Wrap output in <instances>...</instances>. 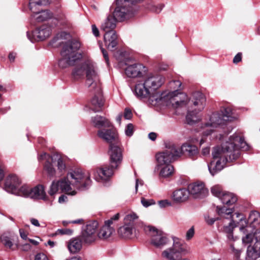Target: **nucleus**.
<instances>
[{
  "label": "nucleus",
  "mask_w": 260,
  "mask_h": 260,
  "mask_svg": "<svg viewBox=\"0 0 260 260\" xmlns=\"http://www.w3.org/2000/svg\"><path fill=\"white\" fill-rule=\"evenodd\" d=\"M100 48L107 64H109V57L107 51L100 45Z\"/></svg>",
  "instance_id": "nucleus-60"
},
{
  "label": "nucleus",
  "mask_w": 260,
  "mask_h": 260,
  "mask_svg": "<svg viewBox=\"0 0 260 260\" xmlns=\"http://www.w3.org/2000/svg\"><path fill=\"white\" fill-rule=\"evenodd\" d=\"M98 222L96 220L89 221L87 222L86 228H98Z\"/></svg>",
  "instance_id": "nucleus-57"
},
{
  "label": "nucleus",
  "mask_w": 260,
  "mask_h": 260,
  "mask_svg": "<svg viewBox=\"0 0 260 260\" xmlns=\"http://www.w3.org/2000/svg\"><path fill=\"white\" fill-rule=\"evenodd\" d=\"M80 237L86 243H91L97 239L96 229H83Z\"/></svg>",
  "instance_id": "nucleus-25"
},
{
  "label": "nucleus",
  "mask_w": 260,
  "mask_h": 260,
  "mask_svg": "<svg viewBox=\"0 0 260 260\" xmlns=\"http://www.w3.org/2000/svg\"><path fill=\"white\" fill-rule=\"evenodd\" d=\"M187 188L189 194L192 196L194 198H203L208 193V189L205 187L204 184L202 182H195L190 184Z\"/></svg>",
  "instance_id": "nucleus-17"
},
{
  "label": "nucleus",
  "mask_w": 260,
  "mask_h": 260,
  "mask_svg": "<svg viewBox=\"0 0 260 260\" xmlns=\"http://www.w3.org/2000/svg\"><path fill=\"white\" fill-rule=\"evenodd\" d=\"M173 172L174 168L172 165H166L161 168L159 176L162 178L169 177L173 174Z\"/></svg>",
  "instance_id": "nucleus-40"
},
{
  "label": "nucleus",
  "mask_w": 260,
  "mask_h": 260,
  "mask_svg": "<svg viewBox=\"0 0 260 260\" xmlns=\"http://www.w3.org/2000/svg\"><path fill=\"white\" fill-rule=\"evenodd\" d=\"M141 203L143 206L148 207L149 206L154 205L155 202L153 200H147L144 198H142L141 200Z\"/></svg>",
  "instance_id": "nucleus-49"
},
{
  "label": "nucleus",
  "mask_w": 260,
  "mask_h": 260,
  "mask_svg": "<svg viewBox=\"0 0 260 260\" xmlns=\"http://www.w3.org/2000/svg\"><path fill=\"white\" fill-rule=\"evenodd\" d=\"M224 123L223 119L221 118L219 112L216 111L209 115L208 119L201 126L203 130V137L200 140V145L205 142V137L211 135L213 133L214 128L223 125Z\"/></svg>",
  "instance_id": "nucleus-11"
},
{
  "label": "nucleus",
  "mask_w": 260,
  "mask_h": 260,
  "mask_svg": "<svg viewBox=\"0 0 260 260\" xmlns=\"http://www.w3.org/2000/svg\"><path fill=\"white\" fill-rule=\"evenodd\" d=\"M180 148L174 144L166 146V149L156 154V159L159 166L171 165L170 164L180 157Z\"/></svg>",
  "instance_id": "nucleus-10"
},
{
  "label": "nucleus",
  "mask_w": 260,
  "mask_h": 260,
  "mask_svg": "<svg viewBox=\"0 0 260 260\" xmlns=\"http://www.w3.org/2000/svg\"><path fill=\"white\" fill-rule=\"evenodd\" d=\"M68 248L71 253L78 252L82 248L81 239L77 237L71 239L68 242Z\"/></svg>",
  "instance_id": "nucleus-32"
},
{
  "label": "nucleus",
  "mask_w": 260,
  "mask_h": 260,
  "mask_svg": "<svg viewBox=\"0 0 260 260\" xmlns=\"http://www.w3.org/2000/svg\"><path fill=\"white\" fill-rule=\"evenodd\" d=\"M145 67L139 63H135L128 66L125 69V74L129 77L135 78L143 76L145 72Z\"/></svg>",
  "instance_id": "nucleus-20"
},
{
  "label": "nucleus",
  "mask_w": 260,
  "mask_h": 260,
  "mask_svg": "<svg viewBox=\"0 0 260 260\" xmlns=\"http://www.w3.org/2000/svg\"><path fill=\"white\" fill-rule=\"evenodd\" d=\"M21 182L17 176L10 175L6 178L4 189L7 192L14 194L17 188L20 186Z\"/></svg>",
  "instance_id": "nucleus-19"
},
{
  "label": "nucleus",
  "mask_w": 260,
  "mask_h": 260,
  "mask_svg": "<svg viewBox=\"0 0 260 260\" xmlns=\"http://www.w3.org/2000/svg\"><path fill=\"white\" fill-rule=\"evenodd\" d=\"M240 148L248 150L249 147L244 139L237 134L231 136L221 146L213 147L212 159L208 165L210 173L214 176L221 171L227 162L236 160L240 155Z\"/></svg>",
  "instance_id": "nucleus-2"
},
{
  "label": "nucleus",
  "mask_w": 260,
  "mask_h": 260,
  "mask_svg": "<svg viewBox=\"0 0 260 260\" xmlns=\"http://www.w3.org/2000/svg\"><path fill=\"white\" fill-rule=\"evenodd\" d=\"M118 37L115 31L105 33L104 36L106 46L110 50H113L118 44Z\"/></svg>",
  "instance_id": "nucleus-22"
},
{
  "label": "nucleus",
  "mask_w": 260,
  "mask_h": 260,
  "mask_svg": "<svg viewBox=\"0 0 260 260\" xmlns=\"http://www.w3.org/2000/svg\"><path fill=\"white\" fill-rule=\"evenodd\" d=\"M123 115L125 119L129 120L132 117L133 114L132 111L129 109L125 108Z\"/></svg>",
  "instance_id": "nucleus-52"
},
{
  "label": "nucleus",
  "mask_w": 260,
  "mask_h": 260,
  "mask_svg": "<svg viewBox=\"0 0 260 260\" xmlns=\"http://www.w3.org/2000/svg\"><path fill=\"white\" fill-rule=\"evenodd\" d=\"M146 234L150 238L151 243L156 247L166 245L168 239L160 229H144Z\"/></svg>",
  "instance_id": "nucleus-13"
},
{
  "label": "nucleus",
  "mask_w": 260,
  "mask_h": 260,
  "mask_svg": "<svg viewBox=\"0 0 260 260\" xmlns=\"http://www.w3.org/2000/svg\"><path fill=\"white\" fill-rule=\"evenodd\" d=\"M218 218L210 217L209 215L205 216V220L208 225H212Z\"/></svg>",
  "instance_id": "nucleus-54"
},
{
  "label": "nucleus",
  "mask_w": 260,
  "mask_h": 260,
  "mask_svg": "<svg viewBox=\"0 0 260 260\" xmlns=\"http://www.w3.org/2000/svg\"><path fill=\"white\" fill-rule=\"evenodd\" d=\"M54 157L57 158L58 155L54 154L53 156H50L46 153L41 154L39 157V160L45 159L46 160L44 165V169L50 176H53L55 173V169L52 164Z\"/></svg>",
  "instance_id": "nucleus-23"
},
{
  "label": "nucleus",
  "mask_w": 260,
  "mask_h": 260,
  "mask_svg": "<svg viewBox=\"0 0 260 260\" xmlns=\"http://www.w3.org/2000/svg\"><path fill=\"white\" fill-rule=\"evenodd\" d=\"M30 190L31 188L26 185H23L18 187L14 194L19 196L30 198Z\"/></svg>",
  "instance_id": "nucleus-39"
},
{
  "label": "nucleus",
  "mask_w": 260,
  "mask_h": 260,
  "mask_svg": "<svg viewBox=\"0 0 260 260\" xmlns=\"http://www.w3.org/2000/svg\"><path fill=\"white\" fill-rule=\"evenodd\" d=\"M158 204L161 208H166L171 205V202L167 200L159 201L158 202Z\"/></svg>",
  "instance_id": "nucleus-51"
},
{
  "label": "nucleus",
  "mask_w": 260,
  "mask_h": 260,
  "mask_svg": "<svg viewBox=\"0 0 260 260\" xmlns=\"http://www.w3.org/2000/svg\"><path fill=\"white\" fill-rule=\"evenodd\" d=\"M29 7L33 14L32 18L37 22H40L46 21L53 17V13L48 10L36 12L35 8L37 6H41L46 4V0H30Z\"/></svg>",
  "instance_id": "nucleus-12"
},
{
  "label": "nucleus",
  "mask_w": 260,
  "mask_h": 260,
  "mask_svg": "<svg viewBox=\"0 0 260 260\" xmlns=\"http://www.w3.org/2000/svg\"><path fill=\"white\" fill-rule=\"evenodd\" d=\"M233 229H226L225 231L226 236L229 240L234 241L236 240V237L233 236Z\"/></svg>",
  "instance_id": "nucleus-48"
},
{
  "label": "nucleus",
  "mask_w": 260,
  "mask_h": 260,
  "mask_svg": "<svg viewBox=\"0 0 260 260\" xmlns=\"http://www.w3.org/2000/svg\"><path fill=\"white\" fill-rule=\"evenodd\" d=\"M35 260H49L46 254L43 253H38L35 257Z\"/></svg>",
  "instance_id": "nucleus-56"
},
{
  "label": "nucleus",
  "mask_w": 260,
  "mask_h": 260,
  "mask_svg": "<svg viewBox=\"0 0 260 260\" xmlns=\"http://www.w3.org/2000/svg\"><path fill=\"white\" fill-rule=\"evenodd\" d=\"M98 136L106 141L107 142L113 144L117 142L116 135L113 130L109 129H101L98 132Z\"/></svg>",
  "instance_id": "nucleus-26"
},
{
  "label": "nucleus",
  "mask_w": 260,
  "mask_h": 260,
  "mask_svg": "<svg viewBox=\"0 0 260 260\" xmlns=\"http://www.w3.org/2000/svg\"><path fill=\"white\" fill-rule=\"evenodd\" d=\"M0 239L3 244L7 248L12 249H13V244L9 238L5 236H2Z\"/></svg>",
  "instance_id": "nucleus-43"
},
{
  "label": "nucleus",
  "mask_w": 260,
  "mask_h": 260,
  "mask_svg": "<svg viewBox=\"0 0 260 260\" xmlns=\"http://www.w3.org/2000/svg\"><path fill=\"white\" fill-rule=\"evenodd\" d=\"M142 0H115L116 7L112 16L117 21H122L133 17L135 13V4Z\"/></svg>",
  "instance_id": "nucleus-7"
},
{
  "label": "nucleus",
  "mask_w": 260,
  "mask_h": 260,
  "mask_svg": "<svg viewBox=\"0 0 260 260\" xmlns=\"http://www.w3.org/2000/svg\"><path fill=\"white\" fill-rule=\"evenodd\" d=\"M201 112L198 110L196 111L194 109L188 110L186 116L187 123L192 125L201 121L202 115L200 113Z\"/></svg>",
  "instance_id": "nucleus-29"
},
{
  "label": "nucleus",
  "mask_w": 260,
  "mask_h": 260,
  "mask_svg": "<svg viewBox=\"0 0 260 260\" xmlns=\"http://www.w3.org/2000/svg\"><path fill=\"white\" fill-rule=\"evenodd\" d=\"M46 193L44 188L42 185H39L31 188L30 198L37 199H44Z\"/></svg>",
  "instance_id": "nucleus-34"
},
{
  "label": "nucleus",
  "mask_w": 260,
  "mask_h": 260,
  "mask_svg": "<svg viewBox=\"0 0 260 260\" xmlns=\"http://www.w3.org/2000/svg\"><path fill=\"white\" fill-rule=\"evenodd\" d=\"M87 81L86 85L89 90L95 94L91 101L92 107L91 109L95 112L101 110L104 105V100L102 95L101 85L98 74L94 70L92 64H87Z\"/></svg>",
  "instance_id": "nucleus-6"
},
{
  "label": "nucleus",
  "mask_w": 260,
  "mask_h": 260,
  "mask_svg": "<svg viewBox=\"0 0 260 260\" xmlns=\"http://www.w3.org/2000/svg\"><path fill=\"white\" fill-rule=\"evenodd\" d=\"M173 243L171 247L162 252V256L168 260H178L182 254L189 252V248L184 242L176 237H172Z\"/></svg>",
  "instance_id": "nucleus-9"
},
{
  "label": "nucleus",
  "mask_w": 260,
  "mask_h": 260,
  "mask_svg": "<svg viewBox=\"0 0 260 260\" xmlns=\"http://www.w3.org/2000/svg\"><path fill=\"white\" fill-rule=\"evenodd\" d=\"M164 7V5L162 4L153 5L151 8V11L156 13H159L161 11Z\"/></svg>",
  "instance_id": "nucleus-47"
},
{
  "label": "nucleus",
  "mask_w": 260,
  "mask_h": 260,
  "mask_svg": "<svg viewBox=\"0 0 260 260\" xmlns=\"http://www.w3.org/2000/svg\"><path fill=\"white\" fill-rule=\"evenodd\" d=\"M165 82V78L156 73L147 75L143 80L137 82L134 93L140 99H147L152 106H172L174 108L185 106L188 104L187 95L178 91L181 85L179 80L170 82V86L175 90L167 94L160 93L158 90Z\"/></svg>",
  "instance_id": "nucleus-1"
},
{
  "label": "nucleus",
  "mask_w": 260,
  "mask_h": 260,
  "mask_svg": "<svg viewBox=\"0 0 260 260\" xmlns=\"http://www.w3.org/2000/svg\"><path fill=\"white\" fill-rule=\"evenodd\" d=\"M91 122L94 126L97 128L110 126V123L108 120L100 115L92 117L91 119Z\"/></svg>",
  "instance_id": "nucleus-31"
},
{
  "label": "nucleus",
  "mask_w": 260,
  "mask_h": 260,
  "mask_svg": "<svg viewBox=\"0 0 260 260\" xmlns=\"http://www.w3.org/2000/svg\"><path fill=\"white\" fill-rule=\"evenodd\" d=\"M211 191L214 196L218 198L220 200L222 196V194H223L225 191L222 190L221 186L216 185L211 188Z\"/></svg>",
  "instance_id": "nucleus-41"
},
{
  "label": "nucleus",
  "mask_w": 260,
  "mask_h": 260,
  "mask_svg": "<svg viewBox=\"0 0 260 260\" xmlns=\"http://www.w3.org/2000/svg\"><path fill=\"white\" fill-rule=\"evenodd\" d=\"M21 248L24 251H28L31 249V246L29 243H25L21 245Z\"/></svg>",
  "instance_id": "nucleus-63"
},
{
  "label": "nucleus",
  "mask_w": 260,
  "mask_h": 260,
  "mask_svg": "<svg viewBox=\"0 0 260 260\" xmlns=\"http://www.w3.org/2000/svg\"><path fill=\"white\" fill-rule=\"evenodd\" d=\"M89 63L92 64L93 66L94 70L95 72L98 74L97 70L95 64L91 60H88L85 61L82 65L77 66L74 68L72 72V76L75 80H78L81 78L84 74L85 71L86 72V77L87 78V64ZM87 80H86V81Z\"/></svg>",
  "instance_id": "nucleus-21"
},
{
  "label": "nucleus",
  "mask_w": 260,
  "mask_h": 260,
  "mask_svg": "<svg viewBox=\"0 0 260 260\" xmlns=\"http://www.w3.org/2000/svg\"><path fill=\"white\" fill-rule=\"evenodd\" d=\"M73 233V231L71 229H58L54 235H71Z\"/></svg>",
  "instance_id": "nucleus-44"
},
{
  "label": "nucleus",
  "mask_w": 260,
  "mask_h": 260,
  "mask_svg": "<svg viewBox=\"0 0 260 260\" xmlns=\"http://www.w3.org/2000/svg\"><path fill=\"white\" fill-rule=\"evenodd\" d=\"M255 240V243H260V229H253L252 233L247 234L242 238V241L244 243H250L253 239Z\"/></svg>",
  "instance_id": "nucleus-33"
},
{
  "label": "nucleus",
  "mask_w": 260,
  "mask_h": 260,
  "mask_svg": "<svg viewBox=\"0 0 260 260\" xmlns=\"http://www.w3.org/2000/svg\"><path fill=\"white\" fill-rule=\"evenodd\" d=\"M189 197L188 188H181L175 190L172 195V199L177 203H184L187 201Z\"/></svg>",
  "instance_id": "nucleus-24"
},
{
  "label": "nucleus",
  "mask_w": 260,
  "mask_h": 260,
  "mask_svg": "<svg viewBox=\"0 0 260 260\" xmlns=\"http://www.w3.org/2000/svg\"><path fill=\"white\" fill-rule=\"evenodd\" d=\"M242 53L241 52L237 53L234 57L233 62L234 63H238V62H240L242 59Z\"/></svg>",
  "instance_id": "nucleus-59"
},
{
  "label": "nucleus",
  "mask_w": 260,
  "mask_h": 260,
  "mask_svg": "<svg viewBox=\"0 0 260 260\" xmlns=\"http://www.w3.org/2000/svg\"><path fill=\"white\" fill-rule=\"evenodd\" d=\"M120 217L119 213H117L112 217L110 219L105 221V226L107 228H109L113 223V221H117L119 219Z\"/></svg>",
  "instance_id": "nucleus-46"
},
{
  "label": "nucleus",
  "mask_w": 260,
  "mask_h": 260,
  "mask_svg": "<svg viewBox=\"0 0 260 260\" xmlns=\"http://www.w3.org/2000/svg\"><path fill=\"white\" fill-rule=\"evenodd\" d=\"M117 21L112 15H109L102 23L101 30L105 33L115 31L114 29L116 27Z\"/></svg>",
  "instance_id": "nucleus-27"
},
{
  "label": "nucleus",
  "mask_w": 260,
  "mask_h": 260,
  "mask_svg": "<svg viewBox=\"0 0 260 260\" xmlns=\"http://www.w3.org/2000/svg\"><path fill=\"white\" fill-rule=\"evenodd\" d=\"M218 112H219L221 118L223 119L224 122L228 120H232L234 118L232 110L229 107H221Z\"/></svg>",
  "instance_id": "nucleus-38"
},
{
  "label": "nucleus",
  "mask_w": 260,
  "mask_h": 260,
  "mask_svg": "<svg viewBox=\"0 0 260 260\" xmlns=\"http://www.w3.org/2000/svg\"><path fill=\"white\" fill-rule=\"evenodd\" d=\"M52 32V27L47 24H44L32 32H27V37L31 42L40 41L49 37Z\"/></svg>",
  "instance_id": "nucleus-14"
},
{
  "label": "nucleus",
  "mask_w": 260,
  "mask_h": 260,
  "mask_svg": "<svg viewBox=\"0 0 260 260\" xmlns=\"http://www.w3.org/2000/svg\"><path fill=\"white\" fill-rule=\"evenodd\" d=\"M91 27H92V31L93 34L95 37H99V35H100L99 30L98 28H97V27L94 24L92 25Z\"/></svg>",
  "instance_id": "nucleus-61"
},
{
  "label": "nucleus",
  "mask_w": 260,
  "mask_h": 260,
  "mask_svg": "<svg viewBox=\"0 0 260 260\" xmlns=\"http://www.w3.org/2000/svg\"><path fill=\"white\" fill-rule=\"evenodd\" d=\"M194 235V229H189L186 232L185 235V239L186 240H190Z\"/></svg>",
  "instance_id": "nucleus-53"
},
{
  "label": "nucleus",
  "mask_w": 260,
  "mask_h": 260,
  "mask_svg": "<svg viewBox=\"0 0 260 260\" xmlns=\"http://www.w3.org/2000/svg\"><path fill=\"white\" fill-rule=\"evenodd\" d=\"M230 247L236 258H239L241 253L240 250L236 249L233 244L230 245Z\"/></svg>",
  "instance_id": "nucleus-58"
},
{
  "label": "nucleus",
  "mask_w": 260,
  "mask_h": 260,
  "mask_svg": "<svg viewBox=\"0 0 260 260\" xmlns=\"http://www.w3.org/2000/svg\"><path fill=\"white\" fill-rule=\"evenodd\" d=\"M138 218V216L135 213L128 214L124 218V223L125 225H129Z\"/></svg>",
  "instance_id": "nucleus-42"
},
{
  "label": "nucleus",
  "mask_w": 260,
  "mask_h": 260,
  "mask_svg": "<svg viewBox=\"0 0 260 260\" xmlns=\"http://www.w3.org/2000/svg\"><path fill=\"white\" fill-rule=\"evenodd\" d=\"M19 234L21 238L25 241H27L28 239L27 238L28 233L24 230V229H19Z\"/></svg>",
  "instance_id": "nucleus-55"
},
{
  "label": "nucleus",
  "mask_w": 260,
  "mask_h": 260,
  "mask_svg": "<svg viewBox=\"0 0 260 260\" xmlns=\"http://www.w3.org/2000/svg\"><path fill=\"white\" fill-rule=\"evenodd\" d=\"M115 169L111 164L110 166L96 168L93 172L94 178L98 182L106 181L113 175L114 170Z\"/></svg>",
  "instance_id": "nucleus-16"
},
{
  "label": "nucleus",
  "mask_w": 260,
  "mask_h": 260,
  "mask_svg": "<svg viewBox=\"0 0 260 260\" xmlns=\"http://www.w3.org/2000/svg\"><path fill=\"white\" fill-rule=\"evenodd\" d=\"M91 181L88 175H85L79 170H72L64 177L60 180L53 181L50 186L49 193L54 195L60 187L61 191L68 194L74 196L77 190L86 189L91 184Z\"/></svg>",
  "instance_id": "nucleus-3"
},
{
  "label": "nucleus",
  "mask_w": 260,
  "mask_h": 260,
  "mask_svg": "<svg viewBox=\"0 0 260 260\" xmlns=\"http://www.w3.org/2000/svg\"><path fill=\"white\" fill-rule=\"evenodd\" d=\"M108 154L110 156L111 165L115 169H117L121 164L123 158L122 149L117 142L110 144Z\"/></svg>",
  "instance_id": "nucleus-15"
},
{
  "label": "nucleus",
  "mask_w": 260,
  "mask_h": 260,
  "mask_svg": "<svg viewBox=\"0 0 260 260\" xmlns=\"http://www.w3.org/2000/svg\"><path fill=\"white\" fill-rule=\"evenodd\" d=\"M57 167L58 169L60 171H62L65 170L66 169V165L62 159L61 158H58L57 160Z\"/></svg>",
  "instance_id": "nucleus-50"
},
{
  "label": "nucleus",
  "mask_w": 260,
  "mask_h": 260,
  "mask_svg": "<svg viewBox=\"0 0 260 260\" xmlns=\"http://www.w3.org/2000/svg\"><path fill=\"white\" fill-rule=\"evenodd\" d=\"M115 233V229H96L97 238L107 239Z\"/></svg>",
  "instance_id": "nucleus-37"
},
{
  "label": "nucleus",
  "mask_w": 260,
  "mask_h": 260,
  "mask_svg": "<svg viewBox=\"0 0 260 260\" xmlns=\"http://www.w3.org/2000/svg\"><path fill=\"white\" fill-rule=\"evenodd\" d=\"M142 0H115L116 7L112 16L117 21H122L133 17L135 13V4Z\"/></svg>",
  "instance_id": "nucleus-8"
},
{
  "label": "nucleus",
  "mask_w": 260,
  "mask_h": 260,
  "mask_svg": "<svg viewBox=\"0 0 260 260\" xmlns=\"http://www.w3.org/2000/svg\"><path fill=\"white\" fill-rule=\"evenodd\" d=\"M37 239L38 240L28 238L27 241H28L29 243L32 245L36 246L39 244L40 241H41V239L39 238H37Z\"/></svg>",
  "instance_id": "nucleus-62"
},
{
  "label": "nucleus",
  "mask_w": 260,
  "mask_h": 260,
  "mask_svg": "<svg viewBox=\"0 0 260 260\" xmlns=\"http://www.w3.org/2000/svg\"><path fill=\"white\" fill-rule=\"evenodd\" d=\"M218 214L222 217L223 228H256L260 223V215L257 211L251 212L247 220L245 216L239 213L233 214L232 208L217 207Z\"/></svg>",
  "instance_id": "nucleus-4"
},
{
  "label": "nucleus",
  "mask_w": 260,
  "mask_h": 260,
  "mask_svg": "<svg viewBox=\"0 0 260 260\" xmlns=\"http://www.w3.org/2000/svg\"><path fill=\"white\" fill-rule=\"evenodd\" d=\"M180 151L186 153L189 156L193 157L198 154V149L197 147L193 145L189 144H184L181 146Z\"/></svg>",
  "instance_id": "nucleus-36"
},
{
  "label": "nucleus",
  "mask_w": 260,
  "mask_h": 260,
  "mask_svg": "<svg viewBox=\"0 0 260 260\" xmlns=\"http://www.w3.org/2000/svg\"><path fill=\"white\" fill-rule=\"evenodd\" d=\"M237 196L233 193L225 191L220 200L222 204L230 206L235 204L237 201Z\"/></svg>",
  "instance_id": "nucleus-35"
},
{
  "label": "nucleus",
  "mask_w": 260,
  "mask_h": 260,
  "mask_svg": "<svg viewBox=\"0 0 260 260\" xmlns=\"http://www.w3.org/2000/svg\"><path fill=\"white\" fill-rule=\"evenodd\" d=\"M71 36L69 34L61 32L57 34L53 39L68 40L66 42L62 41L59 44H62V47L60 52L61 58L59 60L58 65L61 68H66L69 66H74L78 60L83 56L81 52H78L81 47V43L76 39H70Z\"/></svg>",
  "instance_id": "nucleus-5"
},
{
  "label": "nucleus",
  "mask_w": 260,
  "mask_h": 260,
  "mask_svg": "<svg viewBox=\"0 0 260 260\" xmlns=\"http://www.w3.org/2000/svg\"><path fill=\"white\" fill-rule=\"evenodd\" d=\"M118 235L123 238H133L139 234V229H117Z\"/></svg>",
  "instance_id": "nucleus-30"
},
{
  "label": "nucleus",
  "mask_w": 260,
  "mask_h": 260,
  "mask_svg": "<svg viewBox=\"0 0 260 260\" xmlns=\"http://www.w3.org/2000/svg\"><path fill=\"white\" fill-rule=\"evenodd\" d=\"M260 257V243H255L247 249L246 260H256Z\"/></svg>",
  "instance_id": "nucleus-28"
},
{
  "label": "nucleus",
  "mask_w": 260,
  "mask_h": 260,
  "mask_svg": "<svg viewBox=\"0 0 260 260\" xmlns=\"http://www.w3.org/2000/svg\"><path fill=\"white\" fill-rule=\"evenodd\" d=\"M125 134L127 137H131L133 136L134 132V126L132 123L127 124L125 128Z\"/></svg>",
  "instance_id": "nucleus-45"
},
{
  "label": "nucleus",
  "mask_w": 260,
  "mask_h": 260,
  "mask_svg": "<svg viewBox=\"0 0 260 260\" xmlns=\"http://www.w3.org/2000/svg\"><path fill=\"white\" fill-rule=\"evenodd\" d=\"M188 103L192 106V108L196 111H202L206 105V98L202 93L195 92L190 100L188 101Z\"/></svg>",
  "instance_id": "nucleus-18"
},
{
  "label": "nucleus",
  "mask_w": 260,
  "mask_h": 260,
  "mask_svg": "<svg viewBox=\"0 0 260 260\" xmlns=\"http://www.w3.org/2000/svg\"><path fill=\"white\" fill-rule=\"evenodd\" d=\"M83 220L82 219H78V220H73V221H69V222L63 221H62V224L64 226H66L68 225V223H77L81 222Z\"/></svg>",
  "instance_id": "nucleus-64"
}]
</instances>
